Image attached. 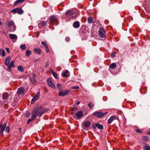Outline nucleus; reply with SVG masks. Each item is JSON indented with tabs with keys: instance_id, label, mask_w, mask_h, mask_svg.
Returning <instances> with one entry per match:
<instances>
[{
	"instance_id": "1",
	"label": "nucleus",
	"mask_w": 150,
	"mask_h": 150,
	"mask_svg": "<svg viewBox=\"0 0 150 150\" xmlns=\"http://www.w3.org/2000/svg\"><path fill=\"white\" fill-rule=\"evenodd\" d=\"M48 110V109L47 108L42 109V106L39 105L34 108L31 114L35 117L38 116L40 117L44 113L47 112Z\"/></svg>"
},
{
	"instance_id": "2",
	"label": "nucleus",
	"mask_w": 150,
	"mask_h": 150,
	"mask_svg": "<svg viewBox=\"0 0 150 150\" xmlns=\"http://www.w3.org/2000/svg\"><path fill=\"white\" fill-rule=\"evenodd\" d=\"M5 23L7 25V27L9 28L10 31L13 32L16 30V26L13 21H7Z\"/></svg>"
},
{
	"instance_id": "3",
	"label": "nucleus",
	"mask_w": 150,
	"mask_h": 150,
	"mask_svg": "<svg viewBox=\"0 0 150 150\" xmlns=\"http://www.w3.org/2000/svg\"><path fill=\"white\" fill-rule=\"evenodd\" d=\"M49 20L50 24L51 25L55 24L57 25L58 24V18L57 17L54 15H52L49 18Z\"/></svg>"
},
{
	"instance_id": "4",
	"label": "nucleus",
	"mask_w": 150,
	"mask_h": 150,
	"mask_svg": "<svg viewBox=\"0 0 150 150\" xmlns=\"http://www.w3.org/2000/svg\"><path fill=\"white\" fill-rule=\"evenodd\" d=\"M65 15L67 17H69L70 18L74 19L76 17V13L74 11L71 10H68L65 13Z\"/></svg>"
},
{
	"instance_id": "5",
	"label": "nucleus",
	"mask_w": 150,
	"mask_h": 150,
	"mask_svg": "<svg viewBox=\"0 0 150 150\" xmlns=\"http://www.w3.org/2000/svg\"><path fill=\"white\" fill-rule=\"evenodd\" d=\"M107 113V112L103 113L102 111L95 112L93 113V115L94 116H96L98 118H101L105 115Z\"/></svg>"
},
{
	"instance_id": "6",
	"label": "nucleus",
	"mask_w": 150,
	"mask_h": 150,
	"mask_svg": "<svg viewBox=\"0 0 150 150\" xmlns=\"http://www.w3.org/2000/svg\"><path fill=\"white\" fill-rule=\"evenodd\" d=\"M11 12L13 13H17L19 14H22L23 13V11L21 8L18 7L12 10Z\"/></svg>"
},
{
	"instance_id": "7",
	"label": "nucleus",
	"mask_w": 150,
	"mask_h": 150,
	"mask_svg": "<svg viewBox=\"0 0 150 150\" xmlns=\"http://www.w3.org/2000/svg\"><path fill=\"white\" fill-rule=\"evenodd\" d=\"M73 117L76 119H79L83 115V113L82 111H78L76 115H73Z\"/></svg>"
},
{
	"instance_id": "8",
	"label": "nucleus",
	"mask_w": 150,
	"mask_h": 150,
	"mask_svg": "<svg viewBox=\"0 0 150 150\" xmlns=\"http://www.w3.org/2000/svg\"><path fill=\"white\" fill-rule=\"evenodd\" d=\"M99 33L100 36L102 38L105 37L106 36L105 31L103 28H99Z\"/></svg>"
},
{
	"instance_id": "9",
	"label": "nucleus",
	"mask_w": 150,
	"mask_h": 150,
	"mask_svg": "<svg viewBox=\"0 0 150 150\" xmlns=\"http://www.w3.org/2000/svg\"><path fill=\"white\" fill-rule=\"evenodd\" d=\"M70 92V90H68L66 91H62L61 90L59 92V95L60 96H63L69 94Z\"/></svg>"
},
{
	"instance_id": "10",
	"label": "nucleus",
	"mask_w": 150,
	"mask_h": 150,
	"mask_svg": "<svg viewBox=\"0 0 150 150\" xmlns=\"http://www.w3.org/2000/svg\"><path fill=\"white\" fill-rule=\"evenodd\" d=\"M40 95V92H37L35 96L33 98L31 101V103L33 104L34 102L39 98Z\"/></svg>"
},
{
	"instance_id": "11",
	"label": "nucleus",
	"mask_w": 150,
	"mask_h": 150,
	"mask_svg": "<svg viewBox=\"0 0 150 150\" xmlns=\"http://www.w3.org/2000/svg\"><path fill=\"white\" fill-rule=\"evenodd\" d=\"M47 84L49 86L54 89H55L56 88L55 85L52 82L50 79L48 78L47 80Z\"/></svg>"
},
{
	"instance_id": "12",
	"label": "nucleus",
	"mask_w": 150,
	"mask_h": 150,
	"mask_svg": "<svg viewBox=\"0 0 150 150\" xmlns=\"http://www.w3.org/2000/svg\"><path fill=\"white\" fill-rule=\"evenodd\" d=\"M93 127L94 129H95L96 127L101 129H103V125L98 123L94 124L93 126Z\"/></svg>"
},
{
	"instance_id": "13",
	"label": "nucleus",
	"mask_w": 150,
	"mask_h": 150,
	"mask_svg": "<svg viewBox=\"0 0 150 150\" xmlns=\"http://www.w3.org/2000/svg\"><path fill=\"white\" fill-rule=\"evenodd\" d=\"M6 127V124H4L3 125L0 124V128L1 129L0 130V134H1L3 132Z\"/></svg>"
},
{
	"instance_id": "14",
	"label": "nucleus",
	"mask_w": 150,
	"mask_h": 150,
	"mask_svg": "<svg viewBox=\"0 0 150 150\" xmlns=\"http://www.w3.org/2000/svg\"><path fill=\"white\" fill-rule=\"evenodd\" d=\"M118 118L115 116H111L108 120V124L111 123L115 119H117Z\"/></svg>"
},
{
	"instance_id": "15",
	"label": "nucleus",
	"mask_w": 150,
	"mask_h": 150,
	"mask_svg": "<svg viewBox=\"0 0 150 150\" xmlns=\"http://www.w3.org/2000/svg\"><path fill=\"white\" fill-rule=\"evenodd\" d=\"M25 91L24 89L22 87H20L18 89V94L20 95L24 94Z\"/></svg>"
},
{
	"instance_id": "16",
	"label": "nucleus",
	"mask_w": 150,
	"mask_h": 150,
	"mask_svg": "<svg viewBox=\"0 0 150 150\" xmlns=\"http://www.w3.org/2000/svg\"><path fill=\"white\" fill-rule=\"evenodd\" d=\"M14 67V62L13 60H12L10 64L7 67L8 69L10 71H11V67Z\"/></svg>"
},
{
	"instance_id": "17",
	"label": "nucleus",
	"mask_w": 150,
	"mask_h": 150,
	"mask_svg": "<svg viewBox=\"0 0 150 150\" xmlns=\"http://www.w3.org/2000/svg\"><path fill=\"white\" fill-rule=\"evenodd\" d=\"M91 122L89 121H86L83 122V125L84 128H86L89 127L91 125Z\"/></svg>"
},
{
	"instance_id": "18",
	"label": "nucleus",
	"mask_w": 150,
	"mask_h": 150,
	"mask_svg": "<svg viewBox=\"0 0 150 150\" xmlns=\"http://www.w3.org/2000/svg\"><path fill=\"white\" fill-rule=\"evenodd\" d=\"M47 21H41L40 22L38 25L39 26H44L46 25L47 23Z\"/></svg>"
},
{
	"instance_id": "19",
	"label": "nucleus",
	"mask_w": 150,
	"mask_h": 150,
	"mask_svg": "<svg viewBox=\"0 0 150 150\" xmlns=\"http://www.w3.org/2000/svg\"><path fill=\"white\" fill-rule=\"evenodd\" d=\"M37 54H41V49L39 48H37L33 50Z\"/></svg>"
},
{
	"instance_id": "20",
	"label": "nucleus",
	"mask_w": 150,
	"mask_h": 150,
	"mask_svg": "<svg viewBox=\"0 0 150 150\" xmlns=\"http://www.w3.org/2000/svg\"><path fill=\"white\" fill-rule=\"evenodd\" d=\"M73 26L74 28H78L80 26L79 22L78 21H76L74 22Z\"/></svg>"
},
{
	"instance_id": "21",
	"label": "nucleus",
	"mask_w": 150,
	"mask_h": 150,
	"mask_svg": "<svg viewBox=\"0 0 150 150\" xmlns=\"http://www.w3.org/2000/svg\"><path fill=\"white\" fill-rule=\"evenodd\" d=\"M68 73H69V71L67 70H66L62 73V77H67L68 76Z\"/></svg>"
},
{
	"instance_id": "22",
	"label": "nucleus",
	"mask_w": 150,
	"mask_h": 150,
	"mask_svg": "<svg viewBox=\"0 0 150 150\" xmlns=\"http://www.w3.org/2000/svg\"><path fill=\"white\" fill-rule=\"evenodd\" d=\"M10 61V57H8L6 58L5 61V64L6 65H8Z\"/></svg>"
},
{
	"instance_id": "23",
	"label": "nucleus",
	"mask_w": 150,
	"mask_h": 150,
	"mask_svg": "<svg viewBox=\"0 0 150 150\" xmlns=\"http://www.w3.org/2000/svg\"><path fill=\"white\" fill-rule=\"evenodd\" d=\"M9 37L11 39H16V40L17 38V36L14 34H10L9 35Z\"/></svg>"
},
{
	"instance_id": "24",
	"label": "nucleus",
	"mask_w": 150,
	"mask_h": 150,
	"mask_svg": "<svg viewBox=\"0 0 150 150\" xmlns=\"http://www.w3.org/2000/svg\"><path fill=\"white\" fill-rule=\"evenodd\" d=\"M25 0H17L14 3V5L16 6L18 4L20 3L23 2Z\"/></svg>"
},
{
	"instance_id": "25",
	"label": "nucleus",
	"mask_w": 150,
	"mask_h": 150,
	"mask_svg": "<svg viewBox=\"0 0 150 150\" xmlns=\"http://www.w3.org/2000/svg\"><path fill=\"white\" fill-rule=\"evenodd\" d=\"M3 98L4 100H6L8 97V95L6 93H4L3 94Z\"/></svg>"
},
{
	"instance_id": "26",
	"label": "nucleus",
	"mask_w": 150,
	"mask_h": 150,
	"mask_svg": "<svg viewBox=\"0 0 150 150\" xmlns=\"http://www.w3.org/2000/svg\"><path fill=\"white\" fill-rule=\"evenodd\" d=\"M18 70L21 72H23L24 71V69L22 66H18Z\"/></svg>"
},
{
	"instance_id": "27",
	"label": "nucleus",
	"mask_w": 150,
	"mask_h": 150,
	"mask_svg": "<svg viewBox=\"0 0 150 150\" xmlns=\"http://www.w3.org/2000/svg\"><path fill=\"white\" fill-rule=\"evenodd\" d=\"M35 118V117L33 115H32V118L28 119L27 122V124H28L30 122L34 120Z\"/></svg>"
},
{
	"instance_id": "28",
	"label": "nucleus",
	"mask_w": 150,
	"mask_h": 150,
	"mask_svg": "<svg viewBox=\"0 0 150 150\" xmlns=\"http://www.w3.org/2000/svg\"><path fill=\"white\" fill-rule=\"evenodd\" d=\"M116 67V65L114 63H112L110 66L109 67L110 68L113 69Z\"/></svg>"
},
{
	"instance_id": "29",
	"label": "nucleus",
	"mask_w": 150,
	"mask_h": 150,
	"mask_svg": "<svg viewBox=\"0 0 150 150\" xmlns=\"http://www.w3.org/2000/svg\"><path fill=\"white\" fill-rule=\"evenodd\" d=\"M87 105L91 109L93 107V106L94 105V104L92 102H90Z\"/></svg>"
},
{
	"instance_id": "30",
	"label": "nucleus",
	"mask_w": 150,
	"mask_h": 150,
	"mask_svg": "<svg viewBox=\"0 0 150 150\" xmlns=\"http://www.w3.org/2000/svg\"><path fill=\"white\" fill-rule=\"evenodd\" d=\"M20 48L22 49V50H25L26 49V47L25 46V45H22L20 46Z\"/></svg>"
},
{
	"instance_id": "31",
	"label": "nucleus",
	"mask_w": 150,
	"mask_h": 150,
	"mask_svg": "<svg viewBox=\"0 0 150 150\" xmlns=\"http://www.w3.org/2000/svg\"><path fill=\"white\" fill-rule=\"evenodd\" d=\"M31 54V51L30 50H27L26 51V54L27 56H29Z\"/></svg>"
},
{
	"instance_id": "32",
	"label": "nucleus",
	"mask_w": 150,
	"mask_h": 150,
	"mask_svg": "<svg viewBox=\"0 0 150 150\" xmlns=\"http://www.w3.org/2000/svg\"><path fill=\"white\" fill-rule=\"evenodd\" d=\"M51 73L55 79L57 78V75L56 73L54 72L53 70H52Z\"/></svg>"
},
{
	"instance_id": "33",
	"label": "nucleus",
	"mask_w": 150,
	"mask_h": 150,
	"mask_svg": "<svg viewBox=\"0 0 150 150\" xmlns=\"http://www.w3.org/2000/svg\"><path fill=\"white\" fill-rule=\"evenodd\" d=\"M144 150H150V146L148 145H146L143 147Z\"/></svg>"
},
{
	"instance_id": "34",
	"label": "nucleus",
	"mask_w": 150,
	"mask_h": 150,
	"mask_svg": "<svg viewBox=\"0 0 150 150\" xmlns=\"http://www.w3.org/2000/svg\"><path fill=\"white\" fill-rule=\"evenodd\" d=\"M93 21V18L92 17H89L88 18V22L89 23H92Z\"/></svg>"
},
{
	"instance_id": "35",
	"label": "nucleus",
	"mask_w": 150,
	"mask_h": 150,
	"mask_svg": "<svg viewBox=\"0 0 150 150\" xmlns=\"http://www.w3.org/2000/svg\"><path fill=\"white\" fill-rule=\"evenodd\" d=\"M142 139L146 141H148L149 140V138L147 137L146 136H143L142 137Z\"/></svg>"
},
{
	"instance_id": "36",
	"label": "nucleus",
	"mask_w": 150,
	"mask_h": 150,
	"mask_svg": "<svg viewBox=\"0 0 150 150\" xmlns=\"http://www.w3.org/2000/svg\"><path fill=\"white\" fill-rule=\"evenodd\" d=\"M57 87L59 89V90H60V91L62 90V88L61 85L59 84L58 83L57 84Z\"/></svg>"
},
{
	"instance_id": "37",
	"label": "nucleus",
	"mask_w": 150,
	"mask_h": 150,
	"mask_svg": "<svg viewBox=\"0 0 150 150\" xmlns=\"http://www.w3.org/2000/svg\"><path fill=\"white\" fill-rule=\"evenodd\" d=\"M41 44L45 47L47 46L45 42L42 41L41 42Z\"/></svg>"
},
{
	"instance_id": "38",
	"label": "nucleus",
	"mask_w": 150,
	"mask_h": 150,
	"mask_svg": "<svg viewBox=\"0 0 150 150\" xmlns=\"http://www.w3.org/2000/svg\"><path fill=\"white\" fill-rule=\"evenodd\" d=\"M36 74H35L34 73L33 74L32 77H33V80H34V81L35 82H36L35 80V78H36Z\"/></svg>"
},
{
	"instance_id": "39",
	"label": "nucleus",
	"mask_w": 150,
	"mask_h": 150,
	"mask_svg": "<svg viewBox=\"0 0 150 150\" xmlns=\"http://www.w3.org/2000/svg\"><path fill=\"white\" fill-rule=\"evenodd\" d=\"M45 48L46 52H50V50L47 46L45 47Z\"/></svg>"
},
{
	"instance_id": "40",
	"label": "nucleus",
	"mask_w": 150,
	"mask_h": 150,
	"mask_svg": "<svg viewBox=\"0 0 150 150\" xmlns=\"http://www.w3.org/2000/svg\"><path fill=\"white\" fill-rule=\"evenodd\" d=\"M79 88V87L78 86H72L71 87V88L72 89H78Z\"/></svg>"
},
{
	"instance_id": "41",
	"label": "nucleus",
	"mask_w": 150,
	"mask_h": 150,
	"mask_svg": "<svg viewBox=\"0 0 150 150\" xmlns=\"http://www.w3.org/2000/svg\"><path fill=\"white\" fill-rule=\"evenodd\" d=\"M2 55L3 57H5V52L4 50H2Z\"/></svg>"
},
{
	"instance_id": "42",
	"label": "nucleus",
	"mask_w": 150,
	"mask_h": 150,
	"mask_svg": "<svg viewBox=\"0 0 150 150\" xmlns=\"http://www.w3.org/2000/svg\"><path fill=\"white\" fill-rule=\"evenodd\" d=\"M30 113L29 112H28L26 113L25 114V116L26 117L28 118L30 116Z\"/></svg>"
},
{
	"instance_id": "43",
	"label": "nucleus",
	"mask_w": 150,
	"mask_h": 150,
	"mask_svg": "<svg viewBox=\"0 0 150 150\" xmlns=\"http://www.w3.org/2000/svg\"><path fill=\"white\" fill-rule=\"evenodd\" d=\"M9 127L8 126L6 127V130L7 132H10V130L9 129Z\"/></svg>"
},
{
	"instance_id": "44",
	"label": "nucleus",
	"mask_w": 150,
	"mask_h": 150,
	"mask_svg": "<svg viewBox=\"0 0 150 150\" xmlns=\"http://www.w3.org/2000/svg\"><path fill=\"white\" fill-rule=\"evenodd\" d=\"M115 52H113L111 54V57L113 58L114 57V56H115Z\"/></svg>"
},
{
	"instance_id": "45",
	"label": "nucleus",
	"mask_w": 150,
	"mask_h": 150,
	"mask_svg": "<svg viewBox=\"0 0 150 150\" xmlns=\"http://www.w3.org/2000/svg\"><path fill=\"white\" fill-rule=\"evenodd\" d=\"M136 132H138L139 133H141L142 132V131L140 130L139 129H137L136 130Z\"/></svg>"
},
{
	"instance_id": "46",
	"label": "nucleus",
	"mask_w": 150,
	"mask_h": 150,
	"mask_svg": "<svg viewBox=\"0 0 150 150\" xmlns=\"http://www.w3.org/2000/svg\"><path fill=\"white\" fill-rule=\"evenodd\" d=\"M70 38L69 37H67L65 39V40L67 42H69L70 40Z\"/></svg>"
},
{
	"instance_id": "47",
	"label": "nucleus",
	"mask_w": 150,
	"mask_h": 150,
	"mask_svg": "<svg viewBox=\"0 0 150 150\" xmlns=\"http://www.w3.org/2000/svg\"><path fill=\"white\" fill-rule=\"evenodd\" d=\"M77 108H73V111H76L77 110Z\"/></svg>"
},
{
	"instance_id": "48",
	"label": "nucleus",
	"mask_w": 150,
	"mask_h": 150,
	"mask_svg": "<svg viewBox=\"0 0 150 150\" xmlns=\"http://www.w3.org/2000/svg\"><path fill=\"white\" fill-rule=\"evenodd\" d=\"M6 50L8 52H10V51H9V48H6Z\"/></svg>"
},
{
	"instance_id": "49",
	"label": "nucleus",
	"mask_w": 150,
	"mask_h": 150,
	"mask_svg": "<svg viewBox=\"0 0 150 150\" xmlns=\"http://www.w3.org/2000/svg\"><path fill=\"white\" fill-rule=\"evenodd\" d=\"M49 62H46V65H47V67L49 65Z\"/></svg>"
},
{
	"instance_id": "50",
	"label": "nucleus",
	"mask_w": 150,
	"mask_h": 150,
	"mask_svg": "<svg viewBox=\"0 0 150 150\" xmlns=\"http://www.w3.org/2000/svg\"><path fill=\"white\" fill-rule=\"evenodd\" d=\"M80 103L79 101H78L77 102V103H76V104L77 105H79V104H80Z\"/></svg>"
},
{
	"instance_id": "51",
	"label": "nucleus",
	"mask_w": 150,
	"mask_h": 150,
	"mask_svg": "<svg viewBox=\"0 0 150 150\" xmlns=\"http://www.w3.org/2000/svg\"><path fill=\"white\" fill-rule=\"evenodd\" d=\"M147 134H149V135H150V132H147Z\"/></svg>"
},
{
	"instance_id": "52",
	"label": "nucleus",
	"mask_w": 150,
	"mask_h": 150,
	"mask_svg": "<svg viewBox=\"0 0 150 150\" xmlns=\"http://www.w3.org/2000/svg\"><path fill=\"white\" fill-rule=\"evenodd\" d=\"M0 25H2V24H1V22L0 21Z\"/></svg>"
},
{
	"instance_id": "53",
	"label": "nucleus",
	"mask_w": 150,
	"mask_h": 150,
	"mask_svg": "<svg viewBox=\"0 0 150 150\" xmlns=\"http://www.w3.org/2000/svg\"><path fill=\"white\" fill-rule=\"evenodd\" d=\"M52 70H52V69H50V71H51V72L52 71Z\"/></svg>"
},
{
	"instance_id": "54",
	"label": "nucleus",
	"mask_w": 150,
	"mask_h": 150,
	"mask_svg": "<svg viewBox=\"0 0 150 150\" xmlns=\"http://www.w3.org/2000/svg\"><path fill=\"white\" fill-rule=\"evenodd\" d=\"M37 61H38V60H35V62H37Z\"/></svg>"
},
{
	"instance_id": "55",
	"label": "nucleus",
	"mask_w": 150,
	"mask_h": 150,
	"mask_svg": "<svg viewBox=\"0 0 150 150\" xmlns=\"http://www.w3.org/2000/svg\"><path fill=\"white\" fill-rule=\"evenodd\" d=\"M19 129H20V130H21V128H19Z\"/></svg>"
}]
</instances>
